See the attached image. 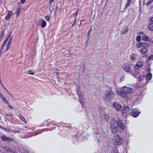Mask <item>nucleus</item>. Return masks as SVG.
<instances>
[{
	"mask_svg": "<svg viewBox=\"0 0 153 153\" xmlns=\"http://www.w3.org/2000/svg\"><path fill=\"white\" fill-rule=\"evenodd\" d=\"M105 96L108 100H112L114 98L115 94L111 89L106 91L105 93Z\"/></svg>",
	"mask_w": 153,
	"mask_h": 153,
	"instance_id": "nucleus-1",
	"label": "nucleus"
},
{
	"mask_svg": "<svg viewBox=\"0 0 153 153\" xmlns=\"http://www.w3.org/2000/svg\"><path fill=\"white\" fill-rule=\"evenodd\" d=\"M111 130L113 133H116L118 131L119 128L117 127V123L115 120H112L111 123Z\"/></svg>",
	"mask_w": 153,
	"mask_h": 153,
	"instance_id": "nucleus-2",
	"label": "nucleus"
},
{
	"mask_svg": "<svg viewBox=\"0 0 153 153\" xmlns=\"http://www.w3.org/2000/svg\"><path fill=\"white\" fill-rule=\"evenodd\" d=\"M113 141L115 145H118L122 144L123 140L118 135H116L113 138Z\"/></svg>",
	"mask_w": 153,
	"mask_h": 153,
	"instance_id": "nucleus-3",
	"label": "nucleus"
},
{
	"mask_svg": "<svg viewBox=\"0 0 153 153\" xmlns=\"http://www.w3.org/2000/svg\"><path fill=\"white\" fill-rule=\"evenodd\" d=\"M123 91L125 93L130 94L133 93L134 89L132 88L126 86H124L123 88Z\"/></svg>",
	"mask_w": 153,
	"mask_h": 153,
	"instance_id": "nucleus-4",
	"label": "nucleus"
},
{
	"mask_svg": "<svg viewBox=\"0 0 153 153\" xmlns=\"http://www.w3.org/2000/svg\"><path fill=\"white\" fill-rule=\"evenodd\" d=\"M140 113V111H139L138 109H134L130 112V114L133 117H136L138 116Z\"/></svg>",
	"mask_w": 153,
	"mask_h": 153,
	"instance_id": "nucleus-5",
	"label": "nucleus"
},
{
	"mask_svg": "<svg viewBox=\"0 0 153 153\" xmlns=\"http://www.w3.org/2000/svg\"><path fill=\"white\" fill-rule=\"evenodd\" d=\"M1 139L4 142H13L14 140L11 137H7L5 135H3L1 137Z\"/></svg>",
	"mask_w": 153,
	"mask_h": 153,
	"instance_id": "nucleus-6",
	"label": "nucleus"
},
{
	"mask_svg": "<svg viewBox=\"0 0 153 153\" xmlns=\"http://www.w3.org/2000/svg\"><path fill=\"white\" fill-rule=\"evenodd\" d=\"M123 68L127 73H129L130 71V65L128 63L124 64L123 65Z\"/></svg>",
	"mask_w": 153,
	"mask_h": 153,
	"instance_id": "nucleus-7",
	"label": "nucleus"
},
{
	"mask_svg": "<svg viewBox=\"0 0 153 153\" xmlns=\"http://www.w3.org/2000/svg\"><path fill=\"white\" fill-rule=\"evenodd\" d=\"M116 122L117 123V125H118L121 129H124L125 126L122 124V120H121L118 119L117 120V122Z\"/></svg>",
	"mask_w": 153,
	"mask_h": 153,
	"instance_id": "nucleus-8",
	"label": "nucleus"
},
{
	"mask_svg": "<svg viewBox=\"0 0 153 153\" xmlns=\"http://www.w3.org/2000/svg\"><path fill=\"white\" fill-rule=\"evenodd\" d=\"M113 107L115 108L117 110H120L121 107V105L118 102L114 103L113 105Z\"/></svg>",
	"mask_w": 153,
	"mask_h": 153,
	"instance_id": "nucleus-9",
	"label": "nucleus"
},
{
	"mask_svg": "<svg viewBox=\"0 0 153 153\" xmlns=\"http://www.w3.org/2000/svg\"><path fill=\"white\" fill-rule=\"evenodd\" d=\"M0 98L6 104H9V102L5 97L0 92Z\"/></svg>",
	"mask_w": 153,
	"mask_h": 153,
	"instance_id": "nucleus-10",
	"label": "nucleus"
},
{
	"mask_svg": "<svg viewBox=\"0 0 153 153\" xmlns=\"http://www.w3.org/2000/svg\"><path fill=\"white\" fill-rule=\"evenodd\" d=\"M41 22V26L42 28H44L46 25V23L45 20L43 19H41L40 20Z\"/></svg>",
	"mask_w": 153,
	"mask_h": 153,
	"instance_id": "nucleus-11",
	"label": "nucleus"
},
{
	"mask_svg": "<svg viewBox=\"0 0 153 153\" xmlns=\"http://www.w3.org/2000/svg\"><path fill=\"white\" fill-rule=\"evenodd\" d=\"M129 110V107L127 106H124L122 108V112L123 113H126L128 112Z\"/></svg>",
	"mask_w": 153,
	"mask_h": 153,
	"instance_id": "nucleus-12",
	"label": "nucleus"
},
{
	"mask_svg": "<svg viewBox=\"0 0 153 153\" xmlns=\"http://www.w3.org/2000/svg\"><path fill=\"white\" fill-rule=\"evenodd\" d=\"M11 15L12 12L10 11H8L7 14L5 16V19L7 20H9Z\"/></svg>",
	"mask_w": 153,
	"mask_h": 153,
	"instance_id": "nucleus-13",
	"label": "nucleus"
},
{
	"mask_svg": "<svg viewBox=\"0 0 153 153\" xmlns=\"http://www.w3.org/2000/svg\"><path fill=\"white\" fill-rule=\"evenodd\" d=\"M146 44L144 42H138L136 44L137 47L138 48H140L145 46Z\"/></svg>",
	"mask_w": 153,
	"mask_h": 153,
	"instance_id": "nucleus-14",
	"label": "nucleus"
},
{
	"mask_svg": "<svg viewBox=\"0 0 153 153\" xmlns=\"http://www.w3.org/2000/svg\"><path fill=\"white\" fill-rule=\"evenodd\" d=\"M143 65V64L140 62H138L137 64L134 66V67L136 69H138L139 68L141 67Z\"/></svg>",
	"mask_w": 153,
	"mask_h": 153,
	"instance_id": "nucleus-15",
	"label": "nucleus"
},
{
	"mask_svg": "<svg viewBox=\"0 0 153 153\" xmlns=\"http://www.w3.org/2000/svg\"><path fill=\"white\" fill-rule=\"evenodd\" d=\"M142 40L144 41H149L150 39L146 36L143 35L142 37Z\"/></svg>",
	"mask_w": 153,
	"mask_h": 153,
	"instance_id": "nucleus-16",
	"label": "nucleus"
},
{
	"mask_svg": "<svg viewBox=\"0 0 153 153\" xmlns=\"http://www.w3.org/2000/svg\"><path fill=\"white\" fill-rule=\"evenodd\" d=\"M148 29L151 31H153V23H151L148 25Z\"/></svg>",
	"mask_w": 153,
	"mask_h": 153,
	"instance_id": "nucleus-17",
	"label": "nucleus"
},
{
	"mask_svg": "<svg viewBox=\"0 0 153 153\" xmlns=\"http://www.w3.org/2000/svg\"><path fill=\"white\" fill-rule=\"evenodd\" d=\"M132 0H127V2L126 3V4L125 7L126 8H127L130 6V5L131 4V1Z\"/></svg>",
	"mask_w": 153,
	"mask_h": 153,
	"instance_id": "nucleus-18",
	"label": "nucleus"
},
{
	"mask_svg": "<svg viewBox=\"0 0 153 153\" xmlns=\"http://www.w3.org/2000/svg\"><path fill=\"white\" fill-rule=\"evenodd\" d=\"M152 76V75L151 74H148L146 76V79L147 80L149 81L151 79Z\"/></svg>",
	"mask_w": 153,
	"mask_h": 153,
	"instance_id": "nucleus-19",
	"label": "nucleus"
},
{
	"mask_svg": "<svg viewBox=\"0 0 153 153\" xmlns=\"http://www.w3.org/2000/svg\"><path fill=\"white\" fill-rule=\"evenodd\" d=\"M19 117L20 118V119H21V120L23 121L25 123H27V122L25 119V118L22 117V115H19Z\"/></svg>",
	"mask_w": 153,
	"mask_h": 153,
	"instance_id": "nucleus-20",
	"label": "nucleus"
},
{
	"mask_svg": "<svg viewBox=\"0 0 153 153\" xmlns=\"http://www.w3.org/2000/svg\"><path fill=\"white\" fill-rule=\"evenodd\" d=\"M4 116L7 117H9V118L10 119H13V118L12 115L11 114H8L7 113H5L4 114Z\"/></svg>",
	"mask_w": 153,
	"mask_h": 153,
	"instance_id": "nucleus-21",
	"label": "nucleus"
},
{
	"mask_svg": "<svg viewBox=\"0 0 153 153\" xmlns=\"http://www.w3.org/2000/svg\"><path fill=\"white\" fill-rule=\"evenodd\" d=\"M147 51V48H141L140 49V52L141 53H144Z\"/></svg>",
	"mask_w": 153,
	"mask_h": 153,
	"instance_id": "nucleus-22",
	"label": "nucleus"
},
{
	"mask_svg": "<svg viewBox=\"0 0 153 153\" xmlns=\"http://www.w3.org/2000/svg\"><path fill=\"white\" fill-rule=\"evenodd\" d=\"M104 118L107 120H108L109 119V116L108 114H105L104 115Z\"/></svg>",
	"mask_w": 153,
	"mask_h": 153,
	"instance_id": "nucleus-23",
	"label": "nucleus"
},
{
	"mask_svg": "<svg viewBox=\"0 0 153 153\" xmlns=\"http://www.w3.org/2000/svg\"><path fill=\"white\" fill-rule=\"evenodd\" d=\"M5 150L7 152H14V151L12 149H11V148H5Z\"/></svg>",
	"mask_w": 153,
	"mask_h": 153,
	"instance_id": "nucleus-24",
	"label": "nucleus"
},
{
	"mask_svg": "<svg viewBox=\"0 0 153 153\" xmlns=\"http://www.w3.org/2000/svg\"><path fill=\"white\" fill-rule=\"evenodd\" d=\"M141 36L140 35H138L136 37V40L137 42H139L141 40Z\"/></svg>",
	"mask_w": 153,
	"mask_h": 153,
	"instance_id": "nucleus-25",
	"label": "nucleus"
},
{
	"mask_svg": "<svg viewBox=\"0 0 153 153\" xmlns=\"http://www.w3.org/2000/svg\"><path fill=\"white\" fill-rule=\"evenodd\" d=\"M131 74L133 76H134L135 77L136 76L138 75L139 74L138 72L137 71H135L134 72V74L131 73Z\"/></svg>",
	"mask_w": 153,
	"mask_h": 153,
	"instance_id": "nucleus-26",
	"label": "nucleus"
},
{
	"mask_svg": "<svg viewBox=\"0 0 153 153\" xmlns=\"http://www.w3.org/2000/svg\"><path fill=\"white\" fill-rule=\"evenodd\" d=\"M12 37L10 38V39L8 41V42L7 44V48H9V47H10V45L11 43V41L12 40Z\"/></svg>",
	"mask_w": 153,
	"mask_h": 153,
	"instance_id": "nucleus-27",
	"label": "nucleus"
},
{
	"mask_svg": "<svg viewBox=\"0 0 153 153\" xmlns=\"http://www.w3.org/2000/svg\"><path fill=\"white\" fill-rule=\"evenodd\" d=\"M11 34V33H10L7 36L5 40H4V41H6V42L7 43V41H8L10 36Z\"/></svg>",
	"mask_w": 153,
	"mask_h": 153,
	"instance_id": "nucleus-28",
	"label": "nucleus"
},
{
	"mask_svg": "<svg viewBox=\"0 0 153 153\" xmlns=\"http://www.w3.org/2000/svg\"><path fill=\"white\" fill-rule=\"evenodd\" d=\"M11 34V33H10L7 36L5 40H4V41H6V42L7 43V41H8L10 36Z\"/></svg>",
	"mask_w": 153,
	"mask_h": 153,
	"instance_id": "nucleus-29",
	"label": "nucleus"
},
{
	"mask_svg": "<svg viewBox=\"0 0 153 153\" xmlns=\"http://www.w3.org/2000/svg\"><path fill=\"white\" fill-rule=\"evenodd\" d=\"M153 59V55H152L147 59L146 61L149 62L150 60L152 59Z\"/></svg>",
	"mask_w": 153,
	"mask_h": 153,
	"instance_id": "nucleus-30",
	"label": "nucleus"
},
{
	"mask_svg": "<svg viewBox=\"0 0 153 153\" xmlns=\"http://www.w3.org/2000/svg\"><path fill=\"white\" fill-rule=\"evenodd\" d=\"M122 91H119V90L118 89H117L116 90V93L118 95H120L121 94V93Z\"/></svg>",
	"mask_w": 153,
	"mask_h": 153,
	"instance_id": "nucleus-31",
	"label": "nucleus"
},
{
	"mask_svg": "<svg viewBox=\"0 0 153 153\" xmlns=\"http://www.w3.org/2000/svg\"><path fill=\"white\" fill-rule=\"evenodd\" d=\"M4 32L3 31L0 34V41H1L3 37V36L4 35Z\"/></svg>",
	"mask_w": 153,
	"mask_h": 153,
	"instance_id": "nucleus-32",
	"label": "nucleus"
},
{
	"mask_svg": "<svg viewBox=\"0 0 153 153\" xmlns=\"http://www.w3.org/2000/svg\"><path fill=\"white\" fill-rule=\"evenodd\" d=\"M126 93H125L124 92H123L122 91L121 93V94L120 96H121L123 97H125L126 96Z\"/></svg>",
	"mask_w": 153,
	"mask_h": 153,
	"instance_id": "nucleus-33",
	"label": "nucleus"
},
{
	"mask_svg": "<svg viewBox=\"0 0 153 153\" xmlns=\"http://www.w3.org/2000/svg\"><path fill=\"white\" fill-rule=\"evenodd\" d=\"M113 150L114 152V153H117L118 152V150L117 147H115L113 148Z\"/></svg>",
	"mask_w": 153,
	"mask_h": 153,
	"instance_id": "nucleus-34",
	"label": "nucleus"
},
{
	"mask_svg": "<svg viewBox=\"0 0 153 153\" xmlns=\"http://www.w3.org/2000/svg\"><path fill=\"white\" fill-rule=\"evenodd\" d=\"M153 0H150V1L147 2L146 5L148 6L150 5L153 2Z\"/></svg>",
	"mask_w": 153,
	"mask_h": 153,
	"instance_id": "nucleus-35",
	"label": "nucleus"
},
{
	"mask_svg": "<svg viewBox=\"0 0 153 153\" xmlns=\"http://www.w3.org/2000/svg\"><path fill=\"white\" fill-rule=\"evenodd\" d=\"M27 72V74H30V75H33L34 74V72H32L31 71H28Z\"/></svg>",
	"mask_w": 153,
	"mask_h": 153,
	"instance_id": "nucleus-36",
	"label": "nucleus"
},
{
	"mask_svg": "<svg viewBox=\"0 0 153 153\" xmlns=\"http://www.w3.org/2000/svg\"><path fill=\"white\" fill-rule=\"evenodd\" d=\"M50 18L51 17L49 16V15H47L45 16V19L49 22Z\"/></svg>",
	"mask_w": 153,
	"mask_h": 153,
	"instance_id": "nucleus-37",
	"label": "nucleus"
},
{
	"mask_svg": "<svg viewBox=\"0 0 153 153\" xmlns=\"http://www.w3.org/2000/svg\"><path fill=\"white\" fill-rule=\"evenodd\" d=\"M20 11L19 9H18L17 10V13H16V16L17 17H18L20 15Z\"/></svg>",
	"mask_w": 153,
	"mask_h": 153,
	"instance_id": "nucleus-38",
	"label": "nucleus"
},
{
	"mask_svg": "<svg viewBox=\"0 0 153 153\" xmlns=\"http://www.w3.org/2000/svg\"><path fill=\"white\" fill-rule=\"evenodd\" d=\"M125 78V76H122L121 77V78H120V82H121L123 81L124 80Z\"/></svg>",
	"mask_w": 153,
	"mask_h": 153,
	"instance_id": "nucleus-39",
	"label": "nucleus"
},
{
	"mask_svg": "<svg viewBox=\"0 0 153 153\" xmlns=\"http://www.w3.org/2000/svg\"><path fill=\"white\" fill-rule=\"evenodd\" d=\"M143 78H144V76H142L141 77H139L138 78V80L139 81H140L141 80H142L143 79Z\"/></svg>",
	"mask_w": 153,
	"mask_h": 153,
	"instance_id": "nucleus-40",
	"label": "nucleus"
},
{
	"mask_svg": "<svg viewBox=\"0 0 153 153\" xmlns=\"http://www.w3.org/2000/svg\"><path fill=\"white\" fill-rule=\"evenodd\" d=\"M26 2V0H20V2L22 4H24Z\"/></svg>",
	"mask_w": 153,
	"mask_h": 153,
	"instance_id": "nucleus-41",
	"label": "nucleus"
},
{
	"mask_svg": "<svg viewBox=\"0 0 153 153\" xmlns=\"http://www.w3.org/2000/svg\"><path fill=\"white\" fill-rule=\"evenodd\" d=\"M128 32V30H124L123 33V34H126V33H127Z\"/></svg>",
	"mask_w": 153,
	"mask_h": 153,
	"instance_id": "nucleus-42",
	"label": "nucleus"
},
{
	"mask_svg": "<svg viewBox=\"0 0 153 153\" xmlns=\"http://www.w3.org/2000/svg\"><path fill=\"white\" fill-rule=\"evenodd\" d=\"M7 105H8V107H9L11 109H12L13 108V107H12L11 106V105H10V103H9V104H7Z\"/></svg>",
	"mask_w": 153,
	"mask_h": 153,
	"instance_id": "nucleus-43",
	"label": "nucleus"
},
{
	"mask_svg": "<svg viewBox=\"0 0 153 153\" xmlns=\"http://www.w3.org/2000/svg\"><path fill=\"white\" fill-rule=\"evenodd\" d=\"M7 43L6 42V41H4L2 47H4V45H6Z\"/></svg>",
	"mask_w": 153,
	"mask_h": 153,
	"instance_id": "nucleus-44",
	"label": "nucleus"
},
{
	"mask_svg": "<svg viewBox=\"0 0 153 153\" xmlns=\"http://www.w3.org/2000/svg\"><path fill=\"white\" fill-rule=\"evenodd\" d=\"M150 20L151 22H153V17L150 18Z\"/></svg>",
	"mask_w": 153,
	"mask_h": 153,
	"instance_id": "nucleus-45",
	"label": "nucleus"
},
{
	"mask_svg": "<svg viewBox=\"0 0 153 153\" xmlns=\"http://www.w3.org/2000/svg\"><path fill=\"white\" fill-rule=\"evenodd\" d=\"M87 39L86 40V41H85V42H86L87 43H88V41L90 39V37H88V38L87 37Z\"/></svg>",
	"mask_w": 153,
	"mask_h": 153,
	"instance_id": "nucleus-46",
	"label": "nucleus"
},
{
	"mask_svg": "<svg viewBox=\"0 0 153 153\" xmlns=\"http://www.w3.org/2000/svg\"><path fill=\"white\" fill-rule=\"evenodd\" d=\"M53 0H50V4L51 5V4L52 3Z\"/></svg>",
	"mask_w": 153,
	"mask_h": 153,
	"instance_id": "nucleus-47",
	"label": "nucleus"
},
{
	"mask_svg": "<svg viewBox=\"0 0 153 153\" xmlns=\"http://www.w3.org/2000/svg\"><path fill=\"white\" fill-rule=\"evenodd\" d=\"M91 30V29L89 31H88V35H87V38H88V37H89V34H90V31Z\"/></svg>",
	"mask_w": 153,
	"mask_h": 153,
	"instance_id": "nucleus-48",
	"label": "nucleus"
},
{
	"mask_svg": "<svg viewBox=\"0 0 153 153\" xmlns=\"http://www.w3.org/2000/svg\"><path fill=\"white\" fill-rule=\"evenodd\" d=\"M131 59L133 60H134L135 59V58L134 57H131Z\"/></svg>",
	"mask_w": 153,
	"mask_h": 153,
	"instance_id": "nucleus-49",
	"label": "nucleus"
},
{
	"mask_svg": "<svg viewBox=\"0 0 153 153\" xmlns=\"http://www.w3.org/2000/svg\"><path fill=\"white\" fill-rule=\"evenodd\" d=\"M76 19H77V16H75V18H74V22H76Z\"/></svg>",
	"mask_w": 153,
	"mask_h": 153,
	"instance_id": "nucleus-50",
	"label": "nucleus"
},
{
	"mask_svg": "<svg viewBox=\"0 0 153 153\" xmlns=\"http://www.w3.org/2000/svg\"><path fill=\"white\" fill-rule=\"evenodd\" d=\"M5 91H6L7 92L9 95H11V93H10L7 89H6V90H5Z\"/></svg>",
	"mask_w": 153,
	"mask_h": 153,
	"instance_id": "nucleus-51",
	"label": "nucleus"
},
{
	"mask_svg": "<svg viewBox=\"0 0 153 153\" xmlns=\"http://www.w3.org/2000/svg\"><path fill=\"white\" fill-rule=\"evenodd\" d=\"M78 9H77V10L76 12V15H75V16H77V15H78Z\"/></svg>",
	"mask_w": 153,
	"mask_h": 153,
	"instance_id": "nucleus-52",
	"label": "nucleus"
},
{
	"mask_svg": "<svg viewBox=\"0 0 153 153\" xmlns=\"http://www.w3.org/2000/svg\"><path fill=\"white\" fill-rule=\"evenodd\" d=\"M10 95L11 96V97L12 98H14V96L12 95V94H11V95Z\"/></svg>",
	"mask_w": 153,
	"mask_h": 153,
	"instance_id": "nucleus-53",
	"label": "nucleus"
},
{
	"mask_svg": "<svg viewBox=\"0 0 153 153\" xmlns=\"http://www.w3.org/2000/svg\"><path fill=\"white\" fill-rule=\"evenodd\" d=\"M139 34L141 35H143V32H140L139 33Z\"/></svg>",
	"mask_w": 153,
	"mask_h": 153,
	"instance_id": "nucleus-54",
	"label": "nucleus"
},
{
	"mask_svg": "<svg viewBox=\"0 0 153 153\" xmlns=\"http://www.w3.org/2000/svg\"><path fill=\"white\" fill-rule=\"evenodd\" d=\"M8 48H6V49H5V50L4 51V52H5L6 51H8Z\"/></svg>",
	"mask_w": 153,
	"mask_h": 153,
	"instance_id": "nucleus-55",
	"label": "nucleus"
},
{
	"mask_svg": "<svg viewBox=\"0 0 153 153\" xmlns=\"http://www.w3.org/2000/svg\"><path fill=\"white\" fill-rule=\"evenodd\" d=\"M149 44H147L146 45V47H149Z\"/></svg>",
	"mask_w": 153,
	"mask_h": 153,
	"instance_id": "nucleus-56",
	"label": "nucleus"
},
{
	"mask_svg": "<svg viewBox=\"0 0 153 153\" xmlns=\"http://www.w3.org/2000/svg\"><path fill=\"white\" fill-rule=\"evenodd\" d=\"M77 93L78 94L79 97V98L80 99V95L79 94V91H77Z\"/></svg>",
	"mask_w": 153,
	"mask_h": 153,
	"instance_id": "nucleus-57",
	"label": "nucleus"
},
{
	"mask_svg": "<svg viewBox=\"0 0 153 153\" xmlns=\"http://www.w3.org/2000/svg\"><path fill=\"white\" fill-rule=\"evenodd\" d=\"M3 88L5 90H6V88H5V87L4 86H3Z\"/></svg>",
	"mask_w": 153,
	"mask_h": 153,
	"instance_id": "nucleus-58",
	"label": "nucleus"
},
{
	"mask_svg": "<svg viewBox=\"0 0 153 153\" xmlns=\"http://www.w3.org/2000/svg\"><path fill=\"white\" fill-rule=\"evenodd\" d=\"M76 23V22H74V24L72 25V26H74V25H75V24Z\"/></svg>",
	"mask_w": 153,
	"mask_h": 153,
	"instance_id": "nucleus-59",
	"label": "nucleus"
},
{
	"mask_svg": "<svg viewBox=\"0 0 153 153\" xmlns=\"http://www.w3.org/2000/svg\"><path fill=\"white\" fill-rule=\"evenodd\" d=\"M1 85L2 86V87H3V86H4L3 85V84H2V83H1Z\"/></svg>",
	"mask_w": 153,
	"mask_h": 153,
	"instance_id": "nucleus-60",
	"label": "nucleus"
},
{
	"mask_svg": "<svg viewBox=\"0 0 153 153\" xmlns=\"http://www.w3.org/2000/svg\"><path fill=\"white\" fill-rule=\"evenodd\" d=\"M1 85L2 86V87H3V86H4L3 85V84H2V83H1Z\"/></svg>",
	"mask_w": 153,
	"mask_h": 153,
	"instance_id": "nucleus-61",
	"label": "nucleus"
},
{
	"mask_svg": "<svg viewBox=\"0 0 153 153\" xmlns=\"http://www.w3.org/2000/svg\"><path fill=\"white\" fill-rule=\"evenodd\" d=\"M15 132H18V133H19V131H15Z\"/></svg>",
	"mask_w": 153,
	"mask_h": 153,
	"instance_id": "nucleus-62",
	"label": "nucleus"
},
{
	"mask_svg": "<svg viewBox=\"0 0 153 153\" xmlns=\"http://www.w3.org/2000/svg\"><path fill=\"white\" fill-rule=\"evenodd\" d=\"M80 102L81 103V104L82 105L83 104L82 103V102H81V101H80Z\"/></svg>",
	"mask_w": 153,
	"mask_h": 153,
	"instance_id": "nucleus-63",
	"label": "nucleus"
},
{
	"mask_svg": "<svg viewBox=\"0 0 153 153\" xmlns=\"http://www.w3.org/2000/svg\"><path fill=\"white\" fill-rule=\"evenodd\" d=\"M2 1V0H0V2H1Z\"/></svg>",
	"mask_w": 153,
	"mask_h": 153,
	"instance_id": "nucleus-64",
	"label": "nucleus"
}]
</instances>
